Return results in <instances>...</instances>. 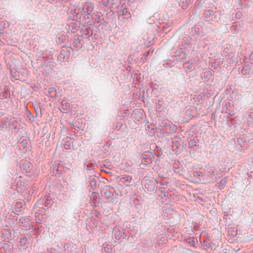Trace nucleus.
<instances>
[{"mask_svg": "<svg viewBox=\"0 0 253 253\" xmlns=\"http://www.w3.org/2000/svg\"><path fill=\"white\" fill-rule=\"evenodd\" d=\"M163 129L167 133H173L176 132L177 127L170 122L164 123Z\"/></svg>", "mask_w": 253, "mask_h": 253, "instance_id": "9d476101", "label": "nucleus"}, {"mask_svg": "<svg viewBox=\"0 0 253 253\" xmlns=\"http://www.w3.org/2000/svg\"><path fill=\"white\" fill-rule=\"evenodd\" d=\"M0 251L1 253H10L11 249L9 244L6 243H3Z\"/></svg>", "mask_w": 253, "mask_h": 253, "instance_id": "b1692460", "label": "nucleus"}, {"mask_svg": "<svg viewBox=\"0 0 253 253\" xmlns=\"http://www.w3.org/2000/svg\"><path fill=\"white\" fill-rule=\"evenodd\" d=\"M153 53V50H151V49H149L147 51H146L145 53H144V56H145V58H143V57L142 58H143V60L144 61H147V57H148L150 54H152Z\"/></svg>", "mask_w": 253, "mask_h": 253, "instance_id": "a19ab883", "label": "nucleus"}, {"mask_svg": "<svg viewBox=\"0 0 253 253\" xmlns=\"http://www.w3.org/2000/svg\"><path fill=\"white\" fill-rule=\"evenodd\" d=\"M78 22L76 20H71L68 22L66 26V29L68 33H75L79 29Z\"/></svg>", "mask_w": 253, "mask_h": 253, "instance_id": "1a4fd4ad", "label": "nucleus"}, {"mask_svg": "<svg viewBox=\"0 0 253 253\" xmlns=\"http://www.w3.org/2000/svg\"><path fill=\"white\" fill-rule=\"evenodd\" d=\"M202 177L205 178L206 181L209 182L215 181L217 179L218 176L215 172V168L213 167H206Z\"/></svg>", "mask_w": 253, "mask_h": 253, "instance_id": "f03ea898", "label": "nucleus"}, {"mask_svg": "<svg viewBox=\"0 0 253 253\" xmlns=\"http://www.w3.org/2000/svg\"><path fill=\"white\" fill-rule=\"evenodd\" d=\"M56 170H57V171L59 170V169H58V168L56 169Z\"/></svg>", "mask_w": 253, "mask_h": 253, "instance_id": "0e129e2a", "label": "nucleus"}, {"mask_svg": "<svg viewBox=\"0 0 253 253\" xmlns=\"http://www.w3.org/2000/svg\"><path fill=\"white\" fill-rule=\"evenodd\" d=\"M122 236V232L119 230V229H115L114 232V237L116 239L119 240Z\"/></svg>", "mask_w": 253, "mask_h": 253, "instance_id": "c9c22d12", "label": "nucleus"}, {"mask_svg": "<svg viewBox=\"0 0 253 253\" xmlns=\"http://www.w3.org/2000/svg\"><path fill=\"white\" fill-rule=\"evenodd\" d=\"M191 174L193 177H198L201 176V172L197 170H193L191 171Z\"/></svg>", "mask_w": 253, "mask_h": 253, "instance_id": "37998d69", "label": "nucleus"}, {"mask_svg": "<svg viewBox=\"0 0 253 253\" xmlns=\"http://www.w3.org/2000/svg\"><path fill=\"white\" fill-rule=\"evenodd\" d=\"M70 103L66 100H62L61 101V107L64 110H67L70 108Z\"/></svg>", "mask_w": 253, "mask_h": 253, "instance_id": "72a5a7b5", "label": "nucleus"}, {"mask_svg": "<svg viewBox=\"0 0 253 253\" xmlns=\"http://www.w3.org/2000/svg\"><path fill=\"white\" fill-rule=\"evenodd\" d=\"M101 171H104L106 173H108V174H110L111 173L110 170L102 169Z\"/></svg>", "mask_w": 253, "mask_h": 253, "instance_id": "603ef678", "label": "nucleus"}, {"mask_svg": "<svg viewBox=\"0 0 253 253\" xmlns=\"http://www.w3.org/2000/svg\"><path fill=\"white\" fill-rule=\"evenodd\" d=\"M95 165L93 163H87L85 165L86 170L89 172V174L94 175L95 173L94 169L95 168Z\"/></svg>", "mask_w": 253, "mask_h": 253, "instance_id": "5701e85b", "label": "nucleus"}, {"mask_svg": "<svg viewBox=\"0 0 253 253\" xmlns=\"http://www.w3.org/2000/svg\"><path fill=\"white\" fill-rule=\"evenodd\" d=\"M237 143L241 147H244L248 145L246 139L244 137H238Z\"/></svg>", "mask_w": 253, "mask_h": 253, "instance_id": "393cba45", "label": "nucleus"}, {"mask_svg": "<svg viewBox=\"0 0 253 253\" xmlns=\"http://www.w3.org/2000/svg\"><path fill=\"white\" fill-rule=\"evenodd\" d=\"M251 71V66L249 65H245L241 70V73L244 75H248L250 74Z\"/></svg>", "mask_w": 253, "mask_h": 253, "instance_id": "cd10ccee", "label": "nucleus"}, {"mask_svg": "<svg viewBox=\"0 0 253 253\" xmlns=\"http://www.w3.org/2000/svg\"><path fill=\"white\" fill-rule=\"evenodd\" d=\"M32 238L31 236H22L20 237L19 241V249L20 250H25L30 243V240Z\"/></svg>", "mask_w": 253, "mask_h": 253, "instance_id": "6e6552de", "label": "nucleus"}, {"mask_svg": "<svg viewBox=\"0 0 253 253\" xmlns=\"http://www.w3.org/2000/svg\"><path fill=\"white\" fill-rule=\"evenodd\" d=\"M48 94L52 98H54L56 96V89L55 87H51L48 89Z\"/></svg>", "mask_w": 253, "mask_h": 253, "instance_id": "c756f323", "label": "nucleus"}, {"mask_svg": "<svg viewBox=\"0 0 253 253\" xmlns=\"http://www.w3.org/2000/svg\"><path fill=\"white\" fill-rule=\"evenodd\" d=\"M99 21V20H97V22L98 23Z\"/></svg>", "mask_w": 253, "mask_h": 253, "instance_id": "69168bd1", "label": "nucleus"}, {"mask_svg": "<svg viewBox=\"0 0 253 253\" xmlns=\"http://www.w3.org/2000/svg\"><path fill=\"white\" fill-rule=\"evenodd\" d=\"M18 121L16 118L11 115L4 117L0 125V127L8 131H18Z\"/></svg>", "mask_w": 253, "mask_h": 253, "instance_id": "f257e3e1", "label": "nucleus"}, {"mask_svg": "<svg viewBox=\"0 0 253 253\" xmlns=\"http://www.w3.org/2000/svg\"><path fill=\"white\" fill-rule=\"evenodd\" d=\"M247 124L253 127V112H248Z\"/></svg>", "mask_w": 253, "mask_h": 253, "instance_id": "a878e982", "label": "nucleus"}, {"mask_svg": "<svg viewBox=\"0 0 253 253\" xmlns=\"http://www.w3.org/2000/svg\"><path fill=\"white\" fill-rule=\"evenodd\" d=\"M171 144L172 150L176 153H178L180 151V148L181 147V143L180 141L175 139H172Z\"/></svg>", "mask_w": 253, "mask_h": 253, "instance_id": "aec40b11", "label": "nucleus"}, {"mask_svg": "<svg viewBox=\"0 0 253 253\" xmlns=\"http://www.w3.org/2000/svg\"><path fill=\"white\" fill-rule=\"evenodd\" d=\"M122 15L120 14H118V18L121 20H128L131 19V14L127 11L126 8H124L121 11Z\"/></svg>", "mask_w": 253, "mask_h": 253, "instance_id": "a211bd4d", "label": "nucleus"}, {"mask_svg": "<svg viewBox=\"0 0 253 253\" xmlns=\"http://www.w3.org/2000/svg\"><path fill=\"white\" fill-rule=\"evenodd\" d=\"M21 169L25 173H30L33 169V165L29 160L22 161Z\"/></svg>", "mask_w": 253, "mask_h": 253, "instance_id": "f8f14e48", "label": "nucleus"}, {"mask_svg": "<svg viewBox=\"0 0 253 253\" xmlns=\"http://www.w3.org/2000/svg\"><path fill=\"white\" fill-rule=\"evenodd\" d=\"M93 14H88L87 13L84 14V15H80L79 21L81 23L86 24L90 22L92 19Z\"/></svg>", "mask_w": 253, "mask_h": 253, "instance_id": "f3484780", "label": "nucleus"}, {"mask_svg": "<svg viewBox=\"0 0 253 253\" xmlns=\"http://www.w3.org/2000/svg\"><path fill=\"white\" fill-rule=\"evenodd\" d=\"M132 179V177L129 175H124L121 177L122 182L124 183L125 182H130Z\"/></svg>", "mask_w": 253, "mask_h": 253, "instance_id": "4c0bfd02", "label": "nucleus"}, {"mask_svg": "<svg viewBox=\"0 0 253 253\" xmlns=\"http://www.w3.org/2000/svg\"><path fill=\"white\" fill-rule=\"evenodd\" d=\"M99 201L98 195L96 193H93L91 197V202L93 206H96V204Z\"/></svg>", "mask_w": 253, "mask_h": 253, "instance_id": "7c9ffc66", "label": "nucleus"}, {"mask_svg": "<svg viewBox=\"0 0 253 253\" xmlns=\"http://www.w3.org/2000/svg\"><path fill=\"white\" fill-rule=\"evenodd\" d=\"M144 186L148 191L153 192L155 190V186L154 182L150 179H145L143 180Z\"/></svg>", "mask_w": 253, "mask_h": 253, "instance_id": "dca6fc26", "label": "nucleus"}, {"mask_svg": "<svg viewBox=\"0 0 253 253\" xmlns=\"http://www.w3.org/2000/svg\"><path fill=\"white\" fill-rule=\"evenodd\" d=\"M19 206H20V208H22L21 203H20V204L17 203V204L15 206L14 210L16 212H19L20 211V209L19 207Z\"/></svg>", "mask_w": 253, "mask_h": 253, "instance_id": "a18cd8bd", "label": "nucleus"}, {"mask_svg": "<svg viewBox=\"0 0 253 253\" xmlns=\"http://www.w3.org/2000/svg\"><path fill=\"white\" fill-rule=\"evenodd\" d=\"M195 238L194 237H189L185 239V241L187 243L189 244L191 246H192L193 247H196L195 245Z\"/></svg>", "mask_w": 253, "mask_h": 253, "instance_id": "2f4dec72", "label": "nucleus"}, {"mask_svg": "<svg viewBox=\"0 0 253 253\" xmlns=\"http://www.w3.org/2000/svg\"><path fill=\"white\" fill-rule=\"evenodd\" d=\"M27 141L24 139H22L18 142V146L21 149H24L27 148Z\"/></svg>", "mask_w": 253, "mask_h": 253, "instance_id": "c85d7f7f", "label": "nucleus"}, {"mask_svg": "<svg viewBox=\"0 0 253 253\" xmlns=\"http://www.w3.org/2000/svg\"><path fill=\"white\" fill-rule=\"evenodd\" d=\"M172 169L175 173L179 174L180 175H183L184 170L183 169L182 165L178 161H174L172 165Z\"/></svg>", "mask_w": 253, "mask_h": 253, "instance_id": "ddd939ff", "label": "nucleus"}, {"mask_svg": "<svg viewBox=\"0 0 253 253\" xmlns=\"http://www.w3.org/2000/svg\"><path fill=\"white\" fill-rule=\"evenodd\" d=\"M190 0H186L185 1H183L181 3V7L182 9H185L187 8Z\"/></svg>", "mask_w": 253, "mask_h": 253, "instance_id": "c03bdc74", "label": "nucleus"}, {"mask_svg": "<svg viewBox=\"0 0 253 253\" xmlns=\"http://www.w3.org/2000/svg\"><path fill=\"white\" fill-rule=\"evenodd\" d=\"M4 231L5 233L2 234V237L4 240H8L11 237V232L9 229H5Z\"/></svg>", "mask_w": 253, "mask_h": 253, "instance_id": "473e14b6", "label": "nucleus"}, {"mask_svg": "<svg viewBox=\"0 0 253 253\" xmlns=\"http://www.w3.org/2000/svg\"><path fill=\"white\" fill-rule=\"evenodd\" d=\"M154 156L150 152H144L141 155V163L143 165H148L152 163Z\"/></svg>", "mask_w": 253, "mask_h": 253, "instance_id": "0eeeda50", "label": "nucleus"}, {"mask_svg": "<svg viewBox=\"0 0 253 253\" xmlns=\"http://www.w3.org/2000/svg\"><path fill=\"white\" fill-rule=\"evenodd\" d=\"M236 234V233L235 232V234H233V236H235Z\"/></svg>", "mask_w": 253, "mask_h": 253, "instance_id": "e2e57ef3", "label": "nucleus"}, {"mask_svg": "<svg viewBox=\"0 0 253 253\" xmlns=\"http://www.w3.org/2000/svg\"><path fill=\"white\" fill-rule=\"evenodd\" d=\"M217 14L215 11L211 9H205L204 10L203 16L206 21L211 23L213 21H216Z\"/></svg>", "mask_w": 253, "mask_h": 253, "instance_id": "39448f33", "label": "nucleus"}, {"mask_svg": "<svg viewBox=\"0 0 253 253\" xmlns=\"http://www.w3.org/2000/svg\"><path fill=\"white\" fill-rule=\"evenodd\" d=\"M154 129H153V131L152 132V133H154Z\"/></svg>", "mask_w": 253, "mask_h": 253, "instance_id": "680f3d73", "label": "nucleus"}, {"mask_svg": "<svg viewBox=\"0 0 253 253\" xmlns=\"http://www.w3.org/2000/svg\"><path fill=\"white\" fill-rule=\"evenodd\" d=\"M160 184L162 185H166L167 184V182H162L161 181V182H160Z\"/></svg>", "mask_w": 253, "mask_h": 253, "instance_id": "4d7b16f0", "label": "nucleus"}, {"mask_svg": "<svg viewBox=\"0 0 253 253\" xmlns=\"http://www.w3.org/2000/svg\"><path fill=\"white\" fill-rule=\"evenodd\" d=\"M181 52L182 49L180 48L175 52V54H176L177 56H178L181 53Z\"/></svg>", "mask_w": 253, "mask_h": 253, "instance_id": "8fccbe9b", "label": "nucleus"}, {"mask_svg": "<svg viewBox=\"0 0 253 253\" xmlns=\"http://www.w3.org/2000/svg\"><path fill=\"white\" fill-rule=\"evenodd\" d=\"M94 5L93 2H86L84 3L82 6L80 7L81 14L87 13L88 14H93V10L94 9Z\"/></svg>", "mask_w": 253, "mask_h": 253, "instance_id": "20e7f679", "label": "nucleus"}, {"mask_svg": "<svg viewBox=\"0 0 253 253\" xmlns=\"http://www.w3.org/2000/svg\"><path fill=\"white\" fill-rule=\"evenodd\" d=\"M183 67L189 77L192 78L194 76V75L190 74V72L193 70L194 68V66L192 62L187 61L185 62L183 65Z\"/></svg>", "mask_w": 253, "mask_h": 253, "instance_id": "2eb2a0df", "label": "nucleus"}, {"mask_svg": "<svg viewBox=\"0 0 253 253\" xmlns=\"http://www.w3.org/2000/svg\"><path fill=\"white\" fill-rule=\"evenodd\" d=\"M20 226L21 228H27L32 226V222L29 218H22L20 220Z\"/></svg>", "mask_w": 253, "mask_h": 253, "instance_id": "412c9836", "label": "nucleus"}, {"mask_svg": "<svg viewBox=\"0 0 253 253\" xmlns=\"http://www.w3.org/2000/svg\"><path fill=\"white\" fill-rule=\"evenodd\" d=\"M97 178L94 175L91 174L89 177L90 186L92 190H94L96 188Z\"/></svg>", "mask_w": 253, "mask_h": 253, "instance_id": "4be33fe9", "label": "nucleus"}, {"mask_svg": "<svg viewBox=\"0 0 253 253\" xmlns=\"http://www.w3.org/2000/svg\"><path fill=\"white\" fill-rule=\"evenodd\" d=\"M231 107V103L230 102H225L223 110L225 112V111L230 110Z\"/></svg>", "mask_w": 253, "mask_h": 253, "instance_id": "ea45409f", "label": "nucleus"}, {"mask_svg": "<svg viewBox=\"0 0 253 253\" xmlns=\"http://www.w3.org/2000/svg\"><path fill=\"white\" fill-rule=\"evenodd\" d=\"M226 184V178H223L219 182L216 184L217 186L220 189H221L223 188Z\"/></svg>", "mask_w": 253, "mask_h": 253, "instance_id": "f704fd0d", "label": "nucleus"}, {"mask_svg": "<svg viewBox=\"0 0 253 253\" xmlns=\"http://www.w3.org/2000/svg\"><path fill=\"white\" fill-rule=\"evenodd\" d=\"M250 60L253 62V51L252 52L250 55Z\"/></svg>", "mask_w": 253, "mask_h": 253, "instance_id": "864d4df0", "label": "nucleus"}, {"mask_svg": "<svg viewBox=\"0 0 253 253\" xmlns=\"http://www.w3.org/2000/svg\"><path fill=\"white\" fill-rule=\"evenodd\" d=\"M81 32L83 37L84 38H88L91 37L93 33V30L90 27L82 28Z\"/></svg>", "mask_w": 253, "mask_h": 253, "instance_id": "6ab92c4d", "label": "nucleus"}, {"mask_svg": "<svg viewBox=\"0 0 253 253\" xmlns=\"http://www.w3.org/2000/svg\"><path fill=\"white\" fill-rule=\"evenodd\" d=\"M225 113L228 114L230 116H233L235 114V112L233 110H228L227 111H225Z\"/></svg>", "mask_w": 253, "mask_h": 253, "instance_id": "49530a36", "label": "nucleus"}, {"mask_svg": "<svg viewBox=\"0 0 253 253\" xmlns=\"http://www.w3.org/2000/svg\"><path fill=\"white\" fill-rule=\"evenodd\" d=\"M64 0H60V3H62V1H63Z\"/></svg>", "mask_w": 253, "mask_h": 253, "instance_id": "052dcab7", "label": "nucleus"}, {"mask_svg": "<svg viewBox=\"0 0 253 253\" xmlns=\"http://www.w3.org/2000/svg\"><path fill=\"white\" fill-rule=\"evenodd\" d=\"M207 74V76H208L209 75H211L210 71H208V72H206L205 73V74Z\"/></svg>", "mask_w": 253, "mask_h": 253, "instance_id": "6e6d98bb", "label": "nucleus"}, {"mask_svg": "<svg viewBox=\"0 0 253 253\" xmlns=\"http://www.w3.org/2000/svg\"><path fill=\"white\" fill-rule=\"evenodd\" d=\"M71 141L70 140L66 139L63 144L64 148L66 150H69L71 148Z\"/></svg>", "mask_w": 253, "mask_h": 253, "instance_id": "e433bc0d", "label": "nucleus"}, {"mask_svg": "<svg viewBox=\"0 0 253 253\" xmlns=\"http://www.w3.org/2000/svg\"><path fill=\"white\" fill-rule=\"evenodd\" d=\"M196 145V141L195 139H191L189 142V147L191 148H193Z\"/></svg>", "mask_w": 253, "mask_h": 253, "instance_id": "79ce46f5", "label": "nucleus"}, {"mask_svg": "<svg viewBox=\"0 0 253 253\" xmlns=\"http://www.w3.org/2000/svg\"><path fill=\"white\" fill-rule=\"evenodd\" d=\"M242 14L241 11H238L236 13L235 16L237 18H240Z\"/></svg>", "mask_w": 253, "mask_h": 253, "instance_id": "de8ad7c7", "label": "nucleus"}, {"mask_svg": "<svg viewBox=\"0 0 253 253\" xmlns=\"http://www.w3.org/2000/svg\"><path fill=\"white\" fill-rule=\"evenodd\" d=\"M3 22L0 21V26H3Z\"/></svg>", "mask_w": 253, "mask_h": 253, "instance_id": "bf43d9fd", "label": "nucleus"}, {"mask_svg": "<svg viewBox=\"0 0 253 253\" xmlns=\"http://www.w3.org/2000/svg\"><path fill=\"white\" fill-rule=\"evenodd\" d=\"M109 0H103V4L105 6H107V5L109 3Z\"/></svg>", "mask_w": 253, "mask_h": 253, "instance_id": "09e8293b", "label": "nucleus"}, {"mask_svg": "<svg viewBox=\"0 0 253 253\" xmlns=\"http://www.w3.org/2000/svg\"><path fill=\"white\" fill-rule=\"evenodd\" d=\"M71 49H72L71 46H63L61 48L58 58L63 60L68 59L71 54Z\"/></svg>", "mask_w": 253, "mask_h": 253, "instance_id": "423d86ee", "label": "nucleus"}, {"mask_svg": "<svg viewBox=\"0 0 253 253\" xmlns=\"http://www.w3.org/2000/svg\"><path fill=\"white\" fill-rule=\"evenodd\" d=\"M110 167V166H108H108H106V165H104V167L106 168L109 169H111Z\"/></svg>", "mask_w": 253, "mask_h": 253, "instance_id": "5fc2aeb1", "label": "nucleus"}, {"mask_svg": "<svg viewBox=\"0 0 253 253\" xmlns=\"http://www.w3.org/2000/svg\"><path fill=\"white\" fill-rule=\"evenodd\" d=\"M68 15L71 17L73 20L79 21L80 15L81 14L80 8L78 7L77 8H71L68 12Z\"/></svg>", "mask_w": 253, "mask_h": 253, "instance_id": "9b49d317", "label": "nucleus"}, {"mask_svg": "<svg viewBox=\"0 0 253 253\" xmlns=\"http://www.w3.org/2000/svg\"><path fill=\"white\" fill-rule=\"evenodd\" d=\"M102 192L103 196L107 199H109L114 196L115 189L110 186H106Z\"/></svg>", "mask_w": 253, "mask_h": 253, "instance_id": "4468645a", "label": "nucleus"}, {"mask_svg": "<svg viewBox=\"0 0 253 253\" xmlns=\"http://www.w3.org/2000/svg\"><path fill=\"white\" fill-rule=\"evenodd\" d=\"M52 202L49 197L44 196L40 198L34 207H38L45 211L52 205Z\"/></svg>", "mask_w": 253, "mask_h": 253, "instance_id": "7ed1b4c3", "label": "nucleus"}, {"mask_svg": "<svg viewBox=\"0 0 253 253\" xmlns=\"http://www.w3.org/2000/svg\"><path fill=\"white\" fill-rule=\"evenodd\" d=\"M49 2H52V1H60V0H47Z\"/></svg>", "mask_w": 253, "mask_h": 253, "instance_id": "13d9d810", "label": "nucleus"}, {"mask_svg": "<svg viewBox=\"0 0 253 253\" xmlns=\"http://www.w3.org/2000/svg\"><path fill=\"white\" fill-rule=\"evenodd\" d=\"M204 247L205 250H208L211 249L213 246V243L209 239L205 240L203 242Z\"/></svg>", "mask_w": 253, "mask_h": 253, "instance_id": "bb28decb", "label": "nucleus"}, {"mask_svg": "<svg viewBox=\"0 0 253 253\" xmlns=\"http://www.w3.org/2000/svg\"><path fill=\"white\" fill-rule=\"evenodd\" d=\"M65 35H62L61 36V37H60L59 38V41H64V40H65Z\"/></svg>", "mask_w": 253, "mask_h": 253, "instance_id": "3c124183", "label": "nucleus"}, {"mask_svg": "<svg viewBox=\"0 0 253 253\" xmlns=\"http://www.w3.org/2000/svg\"><path fill=\"white\" fill-rule=\"evenodd\" d=\"M81 41L79 37L75 38L73 41V45L74 47L77 48L80 43Z\"/></svg>", "mask_w": 253, "mask_h": 253, "instance_id": "58836bf2", "label": "nucleus"}]
</instances>
